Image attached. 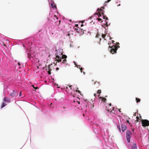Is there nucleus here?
<instances>
[{
    "mask_svg": "<svg viewBox=\"0 0 149 149\" xmlns=\"http://www.w3.org/2000/svg\"><path fill=\"white\" fill-rule=\"evenodd\" d=\"M34 88H35V89H37L38 88V87H35Z\"/></svg>",
    "mask_w": 149,
    "mask_h": 149,
    "instance_id": "nucleus-31",
    "label": "nucleus"
},
{
    "mask_svg": "<svg viewBox=\"0 0 149 149\" xmlns=\"http://www.w3.org/2000/svg\"><path fill=\"white\" fill-rule=\"evenodd\" d=\"M77 67L78 68H80V65H78V66H77Z\"/></svg>",
    "mask_w": 149,
    "mask_h": 149,
    "instance_id": "nucleus-28",
    "label": "nucleus"
},
{
    "mask_svg": "<svg viewBox=\"0 0 149 149\" xmlns=\"http://www.w3.org/2000/svg\"><path fill=\"white\" fill-rule=\"evenodd\" d=\"M80 102H78V103L79 104H80Z\"/></svg>",
    "mask_w": 149,
    "mask_h": 149,
    "instance_id": "nucleus-41",
    "label": "nucleus"
},
{
    "mask_svg": "<svg viewBox=\"0 0 149 149\" xmlns=\"http://www.w3.org/2000/svg\"><path fill=\"white\" fill-rule=\"evenodd\" d=\"M59 69V68H56V70H58Z\"/></svg>",
    "mask_w": 149,
    "mask_h": 149,
    "instance_id": "nucleus-33",
    "label": "nucleus"
},
{
    "mask_svg": "<svg viewBox=\"0 0 149 149\" xmlns=\"http://www.w3.org/2000/svg\"><path fill=\"white\" fill-rule=\"evenodd\" d=\"M119 111L120 112H121V111H120V109H119Z\"/></svg>",
    "mask_w": 149,
    "mask_h": 149,
    "instance_id": "nucleus-44",
    "label": "nucleus"
},
{
    "mask_svg": "<svg viewBox=\"0 0 149 149\" xmlns=\"http://www.w3.org/2000/svg\"><path fill=\"white\" fill-rule=\"evenodd\" d=\"M132 149H137L136 146L135 144H134L133 145Z\"/></svg>",
    "mask_w": 149,
    "mask_h": 149,
    "instance_id": "nucleus-13",
    "label": "nucleus"
},
{
    "mask_svg": "<svg viewBox=\"0 0 149 149\" xmlns=\"http://www.w3.org/2000/svg\"><path fill=\"white\" fill-rule=\"evenodd\" d=\"M51 6L52 8H56V6L54 2L51 3Z\"/></svg>",
    "mask_w": 149,
    "mask_h": 149,
    "instance_id": "nucleus-11",
    "label": "nucleus"
},
{
    "mask_svg": "<svg viewBox=\"0 0 149 149\" xmlns=\"http://www.w3.org/2000/svg\"><path fill=\"white\" fill-rule=\"evenodd\" d=\"M104 8L103 7H101L100 9L98 8L97 10L98 11L99 13H97V15L98 17L101 16V11H102V9Z\"/></svg>",
    "mask_w": 149,
    "mask_h": 149,
    "instance_id": "nucleus-6",
    "label": "nucleus"
},
{
    "mask_svg": "<svg viewBox=\"0 0 149 149\" xmlns=\"http://www.w3.org/2000/svg\"><path fill=\"white\" fill-rule=\"evenodd\" d=\"M139 121L138 120H137V119H136V120L135 121V122L136 123H137L138 122H139Z\"/></svg>",
    "mask_w": 149,
    "mask_h": 149,
    "instance_id": "nucleus-27",
    "label": "nucleus"
},
{
    "mask_svg": "<svg viewBox=\"0 0 149 149\" xmlns=\"http://www.w3.org/2000/svg\"><path fill=\"white\" fill-rule=\"evenodd\" d=\"M97 20L99 21H101L102 19L100 18H98L97 19Z\"/></svg>",
    "mask_w": 149,
    "mask_h": 149,
    "instance_id": "nucleus-24",
    "label": "nucleus"
},
{
    "mask_svg": "<svg viewBox=\"0 0 149 149\" xmlns=\"http://www.w3.org/2000/svg\"><path fill=\"white\" fill-rule=\"evenodd\" d=\"M78 93H80V91H78Z\"/></svg>",
    "mask_w": 149,
    "mask_h": 149,
    "instance_id": "nucleus-37",
    "label": "nucleus"
},
{
    "mask_svg": "<svg viewBox=\"0 0 149 149\" xmlns=\"http://www.w3.org/2000/svg\"><path fill=\"white\" fill-rule=\"evenodd\" d=\"M16 91H13V92L11 93L10 95L12 97L15 96L16 95Z\"/></svg>",
    "mask_w": 149,
    "mask_h": 149,
    "instance_id": "nucleus-10",
    "label": "nucleus"
},
{
    "mask_svg": "<svg viewBox=\"0 0 149 149\" xmlns=\"http://www.w3.org/2000/svg\"><path fill=\"white\" fill-rule=\"evenodd\" d=\"M119 43H117L116 45H115L112 46L111 47L109 46V47L110 49V52L112 54L116 53L118 48L120 47L119 45Z\"/></svg>",
    "mask_w": 149,
    "mask_h": 149,
    "instance_id": "nucleus-1",
    "label": "nucleus"
},
{
    "mask_svg": "<svg viewBox=\"0 0 149 149\" xmlns=\"http://www.w3.org/2000/svg\"><path fill=\"white\" fill-rule=\"evenodd\" d=\"M50 71L51 70H50V69H49V71H48V73L49 74H51Z\"/></svg>",
    "mask_w": 149,
    "mask_h": 149,
    "instance_id": "nucleus-23",
    "label": "nucleus"
},
{
    "mask_svg": "<svg viewBox=\"0 0 149 149\" xmlns=\"http://www.w3.org/2000/svg\"><path fill=\"white\" fill-rule=\"evenodd\" d=\"M132 135L131 132L129 130H127L126 132V138L127 141L128 142H130V139L131 138Z\"/></svg>",
    "mask_w": 149,
    "mask_h": 149,
    "instance_id": "nucleus-2",
    "label": "nucleus"
},
{
    "mask_svg": "<svg viewBox=\"0 0 149 149\" xmlns=\"http://www.w3.org/2000/svg\"><path fill=\"white\" fill-rule=\"evenodd\" d=\"M28 57L29 58H31V55L30 54H29V53H28Z\"/></svg>",
    "mask_w": 149,
    "mask_h": 149,
    "instance_id": "nucleus-21",
    "label": "nucleus"
},
{
    "mask_svg": "<svg viewBox=\"0 0 149 149\" xmlns=\"http://www.w3.org/2000/svg\"><path fill=\"white\" fill-rule=\"evenodd\" d=\"M111 0H108L107 1H106L105 2V3H108V2H109Z\"/></svg>",
    "mask_w": 149,
    "mask_h": 149,
    "instance_id": "nucleus-26",
    "label": "nucleus"
},
{
    "mask_svg": "<svg viewBox=\"0 0 149 149\" xmlns=\"http://www.w3.org/2000/svg\"><path fill=\"white\" fill-rule=\"evenodd\" d=\"M78 24H77L75 25V26L77 27H78Z\"/></svg>",
    "mask_w": 149,
    "mask_h": 149,
    "instance_id": "nucleus-32",
    "label": "nucleus"
},
{
    "mask_svg": "<svg viewBox=\"0 0 149 149\" xmlns=\"http://www.w3.org/2000/svg\"><path fill=\"white\" fill-rule=\"evenodd\" d=\"M63 108H65L64 107H63Z\"/></svg>",
    "mask_w": 149,
    "mask_h": 149,
    "instance_id": "nucleus-50",
    "label": "nucleus"
},
{
    "mask_svg": "<svg viewBox=\"0 0 149 149\" xmlns=\"http://www.w3.org/2000/svg\"><path fill=\"white\" fill-rule=\"evenodd\" d=\"M96 95H97V93H95V94H94V96H95H95H96Z\"/></svg>",
    "mask_w": 149,
    "mask_h": 149,
    "instance_id": "nucleus-34",
    "label": "nucleus"
},
{
    "mask_svg": "<svg viewBox=\"0 0 149 149\" xmlns=\"http://www.w3.org/2000/svg\"><path fill=\"white\" fill-rule=\"evenodd\" d=\"M66 62V59H64L62 62V63H65Z\"/></svg>",
    "mask_w": 149,
    "mask_h": 149,
    "instance_id": "nucleus-20",
    "label": "nucleus"
},
{
    "mask_svg": "<svg viewBox=\"0 0 149 149\" xmlns=\"http://www.w3.org/2000/svg\"><path fill=\"white\" fill-rule=\"evenodd\" d=\"M101 90H99L97 91V93L99 95H98V96L99 97L100 96V93H101Z\"/></svg>",
    "mask_w": 149,
    "mask_h": 149,
    "instance_id": "nucleus-16",
    "label": "nucleus"
},
{
    "mask_svg": "<svg viewBox=\"0 0 149 149\" xmlns=\"http://www.w3.org/2000/svg\"><path fill=\"white\" fill-rule=\"evenodd\" d=\"M100 99H101V100L103 102H105V101L107 100L106 98L103 97H100L99 98Z\"/></svg>",
    "mask_w": 149,
    "mask_h": 149,
    "instance_id": "nucleus-12",
    "label": "nucleus"
},
{
    "mask_svg": "<svg viewBox=\"0 0 149 149\" xmlns=\"http://www.w3.org/2000/svg\"><path fill=\"white\" fill-rule=\"evenodd\" d=\"M83 73H84V74H85V72H83Z\"/></svg>",
    "mask_w": 149,
    "mask_h": 149,
    "instance_id": "nucleus-43",
    "label": "nucleus"
},
{
    "mask_svg": "<svg viewBox=\"0 0 149 149\" xmlns=\"http://www.w3.org/2000/svg\"><path fill=\"white\" fill-rule=\"evenodd\" d=\"M136 100L137 103H138L139 102H140L141 101L140 99L138 98L137 97L136 98Z\"/></svg>",
    "mask_w": 149,
    "mask_h": 149,
    "instance_id": "nucleus-17",
    "label": "nucleus"
},
{
    "mask_svg": "<svg viewBox=\"0 0 149 149\" xmlns=\"http://www.w3.org/2000/svg\"><path fill=\"white\" fill-rule=\"evenodd\" d=\"M60 21H61V20H59V24H60Z\"/></svg>",
    "mask_w": 149,
    "mask_h": 149,
    "instance_id": "nucleus-46",
    "label": "nucleus"
},
{
    "mask_svg": "<svg viewBox=\"0 0 149 149\" xmlns=\"http://www.w3.org/2000/svg\"><path fill=\"white\" fill-rule=\"evenodd\" d=\"M75 30H76V31L78 33H81L82 32V29L80 28H75Z\"/></svg>",
    "mask_w": 149,
    "mask_h": 149,
    "instance_id": "nucleus-8",
    "label": "nucleus"
},
{
    "mask_svg": "<svg viewBox=\"0 0 149 149\" xmlns=\"http://www.w3.org/2000/svg\"><path fill=\"white\" fill-rule=\"evenodd\" d=\"M69 86V87H70L71 86Z\"/></svg>",
    "mask_w": 149,
    "mask_h": 149,
    "instance_id": "nucleus-47",
    "label": "nucleus"
},
{
    "mask_svg": "<svg viewBox=\"0 0 149 149\" xmlns=\"http://www.w3.org/2000/svg\"><path fill=\"white\" fill-rule=\"evenodd\" d=\"M136 118L139 121L141 119V117L140 115H139V117L136 116Z\"/></svg>",
    "mask_w": 149,
    "mask_h": 149,
    "instance_id": "nucleus-14",
    "label": "nucleus"
},
{
    "mask_svg": "<svg viewBox=\"0 0 149 149\" xmlns=\"http://www.w3.org/2000/svg\"><path fill=\"white\" fill-rule=\"evenodd\" d=\"M114 108V107H113L111 106V103H110L108 106L106 107V110H107L108 112H112V111L113 110Z\"/></svg>",
    "mask_w": 149,
    "mask_h": 149,
    "instance_id": "nucleus-4",
    "label": "nucleus"
},
{
    "mask_svg": "<svg viewBox=\"0 0 149 149\" xmlns=\"http://www.w3.org/2000/svg\"><path fill=\"white\" fill-rule=\"evenodd\" d=\"M102 14L103 15V18L104 19H108V18L107 17L104 16V13L102 12Z\"/></svg>",
    "mask_w": 149,
    "mask_h": 149,
    "instance_id": "nucleus-18",
    "label": "nucleus"
},
{
    "mask_svg": "<svg viewBox=\"0 0 149 149\" xmlns=\"http://www.w3.org/2000/svg\"><path fill=\"white\" fill-rule=\"evenodd\" d=\"M18 65L19 66H20L21 65V64L19 62L18 63Z\"/></svg>",
    "mask_w": 149,
    "mask_h": 149,
    "instance_id": "nucleus-29",
    "label": "nucleus"
},
{
    "mask_svg": "<svg viewBox=\"0 0 149 149\" xmlns=\"http://www.w3.org/2000/svg\"><path fill=\"white\" fill-rule=\"evenodd\" d=\"M83 26V24H82L81 25V26Z\"/></svg>",
    "mask_w": 149,
    "mask_h": 149,
    "instance_id": "nucleus-38",
    "label": "nucleus"
},
{
    "mask_svg": "<svg viewBox=\"0 0 149 149\" xmlns=\"http://www.w3.org/2000/svg\"><path fill=\"white\" fill-rule=\"evenodd\" d=\"M67 57V56L65 55H63L62 56V58L66 59V58Z\"/></svg>",
    "mask_w": 149,
    "mask_h": 149,
    "instance_id": "nucleus-15",
    "label": "nucleus"
},
{
    "mask_svg": "<svg viewBox=\"0 0 149 149\" xmlns=\"http://www.w3.org/2000/svg\"><path fill=\"white\" fill-rule=\"evenodd\" d=\"M55 59L58 62H60L61 61V58L58 56H56Z\"/></svg>",
    "mask_w": 149,
    "mask_h": 149,
    "instance_id": "nucleus-7",
    "label": "nucleus"
},
{
    "mask_svg": "<svg viewBox=\"0 0 149 149\" xmlns=\"http://www.w3.org/2000/svg\"><path fill=\"white\" fill-rule=\"evenodd\" d=\"M32 86H33V88H35V87L34 86V85H32Z\"/></svg>",
    "mask_w": 149,
    "mask_h": 149,
    "instance_id": "nucleus-39",
    "label": "nucleus"
},
{
    "mask_svg": "<svg viewBox=\"0 0 149 149\" xmlns=\"http://www.w3.org/2000/svg\"><path fill=\"white\" fill-rule=\"evenodd\" d=\"M117 127L118 129L119 130V131L121 132L120 128V125H117Z\"/></svg>",
    "mask_w": 149,
    "mask_h": 149,
    "instance_id": "nucleus-19",
    "label": "nucleus"
},
{
    "mask_svg": "<svg viewBox=\"0 0 149 149\" xmlns=\"http://www.w3.org/2000/svg\"><path fill=\"white\" fill-rule=\"evenodd\" d=\"M112 41L113 43V42L114 41L113 40H112Z\"/></svg>",
    "mask_w": 149,
    "mask_h": 149,
    "instance_id": "nucleus-36",
    "label": "nucleus"
},
{
    "mask_svg": "<svg viewBox=\"0 0 149 149\" xmlns=\"http://www.w3.org/2000/svg\"><path fill=\"white\" fill-rule=\"evenodd\" d=\"M120 4H119V5H118V6H120Z\"/></svg>",
    "mask_w": 149,
    "mask_h": 149,
    "instance_id": "nucleus-45",
    "label": "nucleus"
},
{
    "mask_svg": "<svg viewBox=\"0 0 149 149\" xmlns=\"http://www.w3.org/2000/svg\"><path fill=\"white\" fill-rule=\"evenodd\" d=\"M141 121L143 126L145 127L149 126V121L148 120L146 119H142Z\"/></svg>",
    "mask_w": 149,
    "mask_h": 149,
    "instance_id": "nucleus-3",
    "label": "nucleus"
},
{
    "mask_svg": "<svg viewBox=\"0 0 149 149\" xmlns=\"http://www.w3.org/2000/svg\"><path fill=\"white\" fill-rule=\"evenodd\" d=\"M105 36H106V35L105 34H102V38H103V39L104 38Z\"/></svg>",
    "mask_w": 149,
    "mask_h": 149,
    "instance_id": "nucleus-22",
    "label": "nucleus"
},
{
    "mask_svg": "<svg viewBox=\"0 0 149 149\" xmlns=\"http://www.w3.org/2000/svg\"><path fill=\"white\" fill-rule=\"evenodd\" d=\"M21 95H22V94H21V92H20V93L19 94V96H21Z\"/></svg>",
    "mask_w": 149,
    "mask_h": 149,
    "instance_id": "nucleus-30",
    "label": "nucleus"
},
{
    "mask_svg": "<svg viewBox=\"0 0 149 149\" xmlns=\"http://www.w3.org/2000/svg\"><path fill=\"white\" fill-rule=\"evenodd\" d=\"M3 100L4 102H3L2 103V105L1 107V108H2L3 107H4L7 104L6 103V102H8V99L6 97H5L4 98Z\"/></svg>",
    "mask_w": 149,
    "mask_h": 149,
    "instance_id": "nucleus-5",
    "label": "nucleus"
},
{
    "mask_svg": "<svg viewBox=\"0 0 149 149\" xmlns=\"http://www.w3.org/2000/svg\"><path fill=\"white\" fill-rule=\"evenodd\" d=\"M126 127L125 125H121V129L122 130L123 132H124V131L126 130Z\"/></svg>",
    "mask_w": 149,
    "mask_h": 149,
    "instance_id": "nucleus-9",
    "label": "nucleus"
},
{
    "mask_svg": "<svg viewBox=\"0 0 149 149\" xmlns=\"http://www.w3.org/2000/svg\"><path fill=\"white\" fill-rule=\"evenodd\" d=\"M32 86H33V88H35V87L34 86V85H32Z\"/></svg>",
    "mask_w": 149,
    "mask_h": 149,
    "instance_id": "nucleus-40",
    "label": "nucleus"
},
{
    "mask_svg": "<svg viewBox=\"0 0 149 149\" xmlns=\"http://www.w3.org/2000/svg\"><path fill=\"white\" fill-rule=\"evenodd\" d=\"M3 45H4V46H6V45H5V44H3Z\"/></svg>",
    "mask_w": 149,
    "mask_h": 149,
    "instance_id": "nucleus-48",
    "label": "nucleus"
},
{
    "mask_svg": "<svg viewBox=\"0 0 149 149\" xmlns=\"http://www.w3.org/2000/svg\"><path fill=\"white\" fill-rule=\"evenodd\" d=\"M54 27H53V28H51V29H54Z\"/></svg>",
    "mask_w": 149,
    "mask_h": 149,
    "instance_id": "nucleus-42",
    "label": "nucleus"
},
{
    "mask_svg": "<svg viewBox=\"0 0 149 149\" xmlns=\"http://www.w3.org/2000/svg\"><path fill=\"white\" fill-rule=\"evenodd\" d=\"M80 70L81 72H82L83 68H80Z\"/></svg>",
    "mask_w": 149,
    "mask_h": 149,
    "instance_id": "nucleus-25",
    "label": "nucleus"
},
{
    "mask_svg": "<svg viewBox=\"0 0 149 149\" xmlns=\"http://www.w3.org/2000/svg\"><path fill=\"white\" fill-rule=\"evenodd\" d=\"M127 122L128 123H129V120H127Z\"/></svg>",
    "mask_w": 149,
    "mask_h": 149,
    "instance_id": "nucleus-35",
    "label": "nucleus"
},
{
    "mask_svg": "<svg viewBox=\"0 0 149 149\" xmlns=\"http://www.w3.org/2000/svg\"><path fill=\"white\" fill-rule=\"evenodd\" d=\"M148 138L149 139V137H148Z\"/></svg>",
    "mask_w": 149,
    "mask_h": 149,
    "instance_id": "nucleus-51",
    "label": "nucleus"
},
{
    "mask_svg": "<svg viewBox=\"0 0 149 149\" xmlns=\"http://www.w3.org/2000/svg\"><path fill=\"white\" fill-rule=\"evenodd\" d=\"M19 69H20V67H19Z\"/></svg>",
    "mask_w": 149,
    "mask_h": 149,
    "instance_id": "nucleus-49",
    "label": "nucleus"
}]
</instances>
